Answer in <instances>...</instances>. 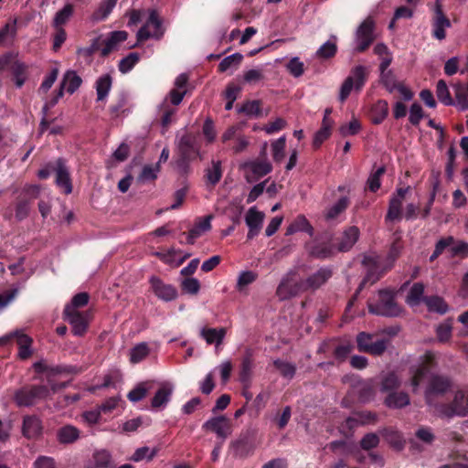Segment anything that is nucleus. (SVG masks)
<instances>
[{
  "mask_svg": "<svg viewBox=\"0 0 468 468\" xmlns=\"http://www.w3.org/2000/svg\"><path fill=\"white\" fill-rule=\"evenodd\" d=\"M33 367L37 373L45 375L49 388L46 385H33L25 386L17 389L14 395V399L19 407L33 406L37 401L49 397L51 392L55 393L66 387V383H55L52 378L58 375H69L77 372L74 367L52 366L45 360L34 363Z\"/></svg>",
  "mask_w": 468,
  "mask_h": 468,
  "instance_id": "1",
  "label": "nucleus"
},
{
  "mask_svg": "<svg viewBox=\"0 0 468 468\" xmlns=\"http://www.w3.org/2000/svg\"><path fill=\"white\" fill-rule=\"evenodd\" d=\"M368 310L371 314L382 316H395L399 313L393 293L387 290L378 292L376 303H368Z\"/></svg>",
  "mask_w": 468,
  "mask_h": 468,
  "instance_id": "2",
  "label": "nucleus"
},
{
  "mask_svg": "<svg viewBox=\"0 0 468 468\" xmlns=\"http://www.w3.org/2000/svg\"><path fill=\"white\" fill-rule=\"evenodd\" d=\"M357 348L374 356L382 355L388 345L387 338H377L374 335L361 332L356 336Z\"/></svg>",
  "mask_w": 468,
  "mask_h": 468,
  "instance_id": "3",
  "label": "nucleus"
},
{
  "mask_svg": "<svg viewBox=\"0 0 468 468\" xmlns=\"http://www.w3.org/2000/svg\"><path fill=\"white\" fill-rule=\"evenodd\" d=\"M305 291L303 281H298L295 273L291 271L282 277L276 294L280 300H287Z\"/></svg>",
  "mask_w": 468,
  "mask_h": 468,
  "instance_id": "4",
  "label": "nucleus"
},
{
  "mask_svg": "<svg viewBox=\"0 0 468 468\" xmlns=\"http://www.w3.org/2000/svg\"><path fill=\"white\" fill-rule=\"evenodd\" d=\"M366 68L356 66L340 88L339 100L345 101L353 90H360L366 82Z\"/></svg>",
  "mask_w": 468,
  "mask_h": 468,
  "instance_id": "5",
  "label": "nucleus"
},
{
  "mask_svg": "<svg viewBox=\"0 0 468 468\" xmlns=\"http://www.w3.org/2000/svg\"><path fill=\"white\" fill-rule=\"evenodd\" d=\"M438 412L444 417L466 416L468 414V390H460L455 393L451 404L441 405Z\"/></svg>",
  "mask_w": 468,
  "mask_h": 468,
  "instance_id": "6",
  "label": "nucleus"
},
{
  "mask_svg": "<svg viewBox=\"0 0 468 468\" xmlns=\"http://www.w3.org/2000/svg\"><path fill=\"white\" fill-rule=\"evenodd\" d=\"M177 149L180 159L177 161L176 165L179 169L185 171L187 163L197 154V150L195 146V138L190 134L183 135L178 141Z\"/></svg>",
  "mask_w": 468,
  "mask_h": 468,
  "instance_id": "7",
  "label": "nucleus"
},
{
  "mask_svg": "<svg viewBox=\"0 0 468 468\" xmlns=\"http://www.w3.org/2000/svg\"><path fill=\"white\" fill-rule=\"evenodd\" d=\"M451 387L450 380L442 376L432 375L429 378V384L425 390V399L428 405L432 406L436 397L443 395Z\"/></svg>",
  "mask_w": 468,
  "mask_h": 468,
  "instance_id": "8",
  "label": "nucleus"
},
{
  "mask_svg": "<svg viewBox=\"0 0 468 468\" xmlns=\"http://www.w3.org/2000/svg\"><path fill=\"white\" fill-rule=\"evenodd\" d=\"M374 21L371 17L366 18L358 27L356 33V51L366 50L374 41Z\"/></svg>",
  "mask_w": 468,
  "mask_h": 468,
  "instance_id": "9",
  "label": "nucleus"
},
{
  "mask_svg": "<svg viewBox=\"0 0 468 468\" xmlns=\"http://www.w3.org/2000/svg\"><path fill=\"white\" fill-rule=\"evenodd\" d=\"M410 191V187H400L391 196L386 221H399L403 218L402 206L405 201L406 194Z\"/></svg>",
  "mask_w": 468,
  "mask_h": 468,
  "instance_id": "10",
  "label": "nucleus"
},
{
  "mask_svg": "<svg viewBox=\"0 0 468 468\" xmlns=\"http://www.w3.org/2000/svg\"><path fill=\"white\" fill-rule=\"evenodd\" d=\"M72 308L71 306L65 307V318L72 326L73 334L75 335H82L88 327L89 314L87 312L73 311Z\"/></svg>",
  "mask_w": 468,
  "mask_h": 468,
  "instance_id": "11",
  "label": "nucleus"
},
{
  "mask_svg": "<svg viewBox=\"0 0 468 468\" xmlns=\"http://www.w3.org/2000/svg\"><path fill=\"white\" fill-rule=\"evenodd\" d=\"M243 167L245 177L250 183L259 180L272 170V165L267 159L248 162L244 164Z\"/></svg>",
  "mask_w": 468,
  "mask_h": 468,
  "instance_id": "12",
  "label": "nucleus"
},
{
  "mask_svg": "<svg viewBox=\"0 0 468 468\" xmlns=\"http://www.w3.org/2000/svg\"><path fill=\"white\" fill-rule=\"evenodd\" d=\"M163 35L161 21L154 10L149 12L145 24L139 29L137 37L139 40H146L150 37L159 38Z\"/></svg>",
  "mask_w": 468,
  "mask_h": 468,
  "instance_id": "13",
  "label": "nucleus"
},
{
  "mask_svg": "<svg viewBox=\"0 0 468 468\" xmlns=\"http://www.w3.org/2000/svg\"><path fill=\"white\" fill-rule=\"evenodd\" d=\"M204 430L211 431L220 440V444L231 434L230 421L224 416L214 417L207 420L202 426Z\"/></svg>",
  "mask_w": 468,
  "mask_h": 468,
  "instance_id": "14",
  "label": "nucleus"
},
{
  "mask_svg": "<svg viewBox=\"0 0 468 468\" xmlns=\"http://www.w3.org/2000/svg\"><path fill=\"white\" fill-rule=\"evenodd\" d=\"M149 282L153 292L158 299L165 302H171L176 299L178 293L174 285L165 283L157 276H152Z\"/></svg>",
  "mask_w": 468,
  "mask_h": 468,
  "instance_id": "15",
  "label": "nucleus"
},
{
  "mask_svg": "<svg viewBox=\"0 0 468 468\" xmlns=\"http://www.w3.org/2000/svg\"><path fill=\"white\" fill-rule=\"evenodd\" d=\"M264 217V213L259 211L255 207L249 208L245 216V222L249 228L247 234L249 239H253L259 234L262 227Z\"/></svg>",
  "mask_w": 468,
  "mask_h": 468,
  "instance_id": "16",
  "label": "nucleus"
},
{
  "mask_svg": "<svg viewBox=\"0 0 468 468\" xmlns=\"http://www.w3.org/2000/svg\"><path fill=\"white\" fill-rule=\"evenodd\" d=\"M174 388L170 382L161 383L151 400L152 408L156 410H164L171 399Z\"/></svg>",
  "mask_w": 468,
  "mask_h": 468,
  "instance_id": "17",
  "label": "nucleus"
},
{
  "mask_svg": "<svg viewBox=\"0 0 468 468\" xmlns=\"http://www.w3.org/2000/svg\"><path fill=\"white\" fill-rule=\"evenodd\" d=\"M81 83L82 80L75 70L66 71L60 83L57 98L53 104H55L58 100L63 96L64 90L69 94H73L80 88Z\"/></svg>",
  "mask_w": 468,
  "mask_h": 468,
  "instance_id": "18",
  "label": "nucleus"
},
{
  "mask_svg": "<svg viewBox=\"0 0 468 468\" xmlns=\"http://www.w3.org/2000/svg\"><path fill=\"white\" fill-rule=\"evenodd\" d=\"M449 27H451V22L444 16L441 5L437 3L432 22V36L438 40H442L446 37L445 30Z\"/></svg>",
  "mask_w": 468,
  "mask_h": 468,
  "instance_id": "19",
  "label": "nucleus"
},
{
  "mask_svg": "<svg viewBox=\"0 0 468 468\" xmlns=\"http://www.w3.org/2000/svg\"><path fill=\"white\" fill-rule=\"evenodd\" d=\"M84 468H113L111 453L106 450H97L86 461Z\"/></svg>",
  "mask_w": 468,
  "mask_h": 468,
  "instance_id": "20",
  "label": "nucleus"
},
{
  "mask_svg": "<svg viewBox=\"0 0 468 468\" xmlns=\"http://www.w3.org/2000/svg\"><path fill=\"white\" fill-rule=\"evenodd\" d=\"M332 277V271L329 268H321L316 272L303 281L305 291L316 290L324 284Z\"/></svg>",
  "mask_w": 468,
  "mask_h": 468,
  "instance_id": "21",
  "label": "nucleus"
},
{
  "mask_svg": "<svg viewBox=\"0 0 468 468\" xmlns=\"http://www.w3.org/2000/svg\"><path fill=\"white\" fill-rule=\"evenodd\" d=\"M23 435L27 439H36L42 432V424L37 416H26L22 426Z\"/></svg>",
  "mask_w": 468,
  "mask_h": 468,
  "instance_id": "22",
  "label": "nucleus"
},
{
  "mask_svg": "<svg viewBox=\"0 0 468 468\" xmlns=\"http://www.w3.org/2000/svg\"><path fill=\"white\" fill-rule=\"evenodd\" d=\"M56 183L65 194H70L72 191V185L69 178V171L65 166L62 160H58L56 165Z\"/></svg>",
  "mask_w": 468,
  "mask_h": 468,
  "instance_id": "23",
  "label": "nucleus"
},
{
  "mask_svg": "<svg viewBox=\"0 0 468 468\" xmlns=\"http://www.w3.org/2000/svg\"><path fill=\"white\" fill-rule=\"evenodd\" d=\"M211 215L198 218L194 227L188 232L187 243L193 244L198 237L208 231L211 229Z\"/></svg>",
  "mask_w": 468,
  "mask_h": 468,
  "instance_id": "24",
  "label": "nucleus"
},
{
  "mask_svg": "<svg viewBox=\"0 0 468 468\" xmlns=\"http://www.w3.org/2000/svg\"><path fill=\"white\" fill-rule=\"evenodd\" d=\"M359 229L356 226L347 228L344 232L338 243L340 251H348L355 245L359 238Z\"/></svg>",
  "mask_w": 468,
  "mask_h": 468,
  "instance_id": "25",
  "label": "nucleus"
},
{
  "mask_svg": "<svg viewBox=\"0 0 468 468\" xmlns=\"http://www.w3.org/2000/svg\"><path fill=\"white\" fill-rule=\"evenodd\" d=\"M128 34L126 31H113L110 34L109 37L103 41L104 47L101 48V56L105 57L110 54L116 47L127 39Z\"/></svg>",
  "mask_w": 468,
  "mask_h": 468,
  "instance_id": "26",
  "label": "nucleus"
},
{
  "mask_svg": "<svg viewBox=\"0 0 468 468\" xmlns=\"http://www.w3.org/2000/svg\"><path fill=\"white\" fill-rule=\"evenodd\" d=\"M226 329L224 327L220 328H207L204 327L200 331V335L205 339L207 345L215 344L217 346L222 344L225 335Z\"/></svg>",
  "mask_w": 468,
  "mask_h": 468,
  "instance_id": "27",
  "label": "nucleus"
},
{
  "mask_svg": "<svg viewBox=\"0 0 468 468\" xmlns=\"http://www.w3.org/2000/svg\"><path fill=\"white\" fill-rule=\"evenodd\" d=\"M377 415L371 411H358L347 418L346 424L349 428H355L359 425L375 423Z\"/></svg>",
  "mask_w": 468,
  "mask_h": 468,
  "instance_id": "28",
  "label": "nucleus"
},
{
  "mask_svg": "<svg viewBox=\"0 0 468 468\" xmlns=\"http://www.w3.org/2000/svg\"><path fill=\"white\" fill-rule=\"evenodd\" d=\"M14 338L16 339L19 352L18 356L22 359H26L31 356V345L32 339L27 335L24 334L22 331L16 330L14 331Z\"/></svg>",
  "mask_w": 468,
  "mask_h": 468,
  "instance_id": "29",
  "label": "nucleus"
},
{
  "mask_svg": "<svg viewBox=\"0 0 468 468\" xmlns=\"http://www.w3.org/2000/svg\"><path fill=\"white\" fill-rule=\"evenodd\" d=\"M112 79L109 74L100 76L95 81L97 101H103L107 99L112 89Z\"/></svg>",
  "mask_w": 468,
  "mask_h": 468,
  "instance_id": "30",
  "label": "nucleus"
},
{
  "mask_svg": "<svg viewBox=\"0 0 468 468\" xmlns=\"http://www.w3.org/2000/svg\"><path fill=\"white\" fill-rule=\"evenodd\" d=\"M304 231L310 236L313 235L314 229L303 215L297 216L294 220L288 226L286 235H292L296 232Z\"/></svg>",
  "mask_w": 468,
  "mask_h": 468,
  "instance_id": "31",
  "label": "nucleus"
},
{
  "mask_svg": "<svg viewBox=\"0 0 468 468\" xmlns=\"http://www.w3.org/2000/svg\"><path fill=\"white\" fill-rule=\"evenodd\" d=\"M57 438L60 443H73L80 438V431L72 425H66L58 430Z\"/></svg>",
  "mask_w": 468,
  "mask_h": 468,
  "instance_id": "32",
  "label": "nucleus"
},
{
  "mask_svg": "<svg viewBox=\"0 0 468 468\" xmlns=\"http://www.w3.org/2000/svg\"><path fill=\"white\" fill-rule=\"evenodd\" d=\"M152 388V381L140 382L127 394V398L133 403L141 401Z\"/></svg>",
  "mask_w": 468,
  "mask_h": 468,
  "instance_id": "33",
  "label": "nucleus"
},
{
  "mask_svg": "<svg viewBox=\"0 0 468 468\" xmlns=\"http://www.w3.org/2000/svg\"><path fill=\"white\" fill-rule=\"evenodd\" d=\"M117 4V0H102L98 8L91 15L93 22L106 19Z\"/></svg>",
  "mask_w": 468,
  "mask_h": 468,
  "instance_id": "34",
  "label": "nucleus"
},
{
  "mask_svg": "<svg viewBox=\"0 0 468 468\" xmlns=\"http://www.w3.org/2000/svg\"><path fill=\"white\" fill-rule=\"evenodd\" d=\"M150 354V347L147 343L141 342L135 345L129 353V359L132 364H137L145 359Z\"/></svg>",
  "mask_w": 468,
  "mask_h": 468,
  "instance_id": "35",
  "label": "nucleus"
},
{
  "mask_svg": "<svg viewBox=\"0 0 468 468\" xmlns=\"http://www.w3.org/2000/svg\"><path fill=\"white\" fill-rule=\"evenodd\" d=\"M385 403L389 408H402L410 404L409 395L405 392H391L385 399Z\"/></svg>",
  "mask_w": 468,
  "mask_h": 468,
  "instance_id": "36",
  "label": "nucleus"
},
{
  "mask_svg": "<svg viewBox=\"0 0 468 468\" xmlns=\"http://www.w3.org/2000/svg\"><path fill=\"white\" fill-rule=\"evenodd\" d=\"M285 145H286V138L285 136H282L277 140H274L271 144V154L272 159L276 163H281L284 159L285 156Z\"/></svg>",
  "mask_w": 468,
  "mask_h": 468,
  "instance_id": "37",
  "label": "nucleus"
},
{
  "mask_svg": "<svg viewBox=\"0 0 468 468\" xmlns=\"http://www.w3.org/2000/svg\"><path fill=\"white\" fill-rule=\"evenodd\" d=\"M424 293V285L420 282L414 283L407 295L406 302L410 306L418 305Z\"/></svg>",
  "mask_w": 468,
  "mask_h": 468,
  "instance_id": "38",
  "label": "nucleus"
},
{
  "mask_svg": "<svg viewBox=\"0 0 468 468\" xmlns=\"http://www.w3.org/2000/svg\"><path fill=\"white\" fill-rule=\"evenodd\" d=\"M349 205V199L346 197H343L338 199L334 205H332L326 211L325 217L327 219H335L341 213H343Z\"/></svg>",
  "mask_w": 468,
  "mask_h": 468,
  "instance_id": "39",
  "label": "nucleus"
},
{
  "mask_svg": "<svg viewBox=\"0 0 468 468\" xmlns=\"http://www.w3.org/2000/svg\"><path fill=\"white\" fill-rule=\"evenodd\" d=\"M253 368V360L250 352L248 350L245 356L242 359L241 370H240V381L243 383H249L251 372Z\"/></svg>",
  "mask_w": 468,
  "mask_h": 468,
  "instance_id": "40",
  "label": "nucleus"
},
{
  "mask_svg": "<svg viewBox=\"0 0 468 468\" xmlns=\"http://www.w3.org/2000/svg\"><path fill=\"white\" fill-rule=\"evenodd\" d=\"M333 125L332 120H325L322 122V127L315 133L314 138V145L319 147L331 134V128Z\"/></svg>",
  "mask_w": 468,
  "mask_h": 468,
  "instance_id": "41",
  "label": "nucleus"
},
{
  "mask_svg": "<svg viewBox=\"0 0 468 468\" xmlns=\"http://www.w3.org/2000/svg\"><path fill=\"white\" fill-rule=\"evenodd\" d=\"M242 58L243 57L239 53H234L226 57L218 65L219 71L225 72L229 69H237L241 63Z\"/></svg>",
  "mask_w": 468,
  "mask_h": 468,
  "instance_id": "42",
  "label": "nucleus"
},
{
  "mask_svg": "<svg viewBox=\"0 0 468 468\" xmlns=\"http://www.w3.org/2000/svg\"><path fill=\"white\" fill-rule=\"evenodd\" d=\"M27 66L23 63L16 61L12 66V72L16 87L21 88L27 80Z\"/></svg>",
  "mask_w": 468,
  "mask_h": 468,
  "instance_id": "43",
  "label": "nucleus"
},
{
  "mask_svg": "<svg viewBox=\"0 0 468 468\" xmlns=\"http://www.w3.org/2000/svg\"><path fill=\"white\" fill-rule=\"evenodd\" d=\"M436 95H437L438 100L444 105H452L453 104V100L451 96L448 86L443 80H440L437 82Z\"/></svg>",
  "mask_w": 468,
  "mask_h": 468,
  "instance_id": "44",
  "label": "nucleus"
},
{
  "mask_svg": "<svg viewBox=\"0 0 468 468\" xmlns=\"http://www.w3.org/2000/svg\"><path fill=\"white\" fill-rule=\"evenodd\" d=\"M335 40L336 37H332V39L323 44L316 51V56L321 58H329L334 57L337 50Z\"/></svg>",
  "mask_w": 468,
  "mask_h": 468,
  "instance_id": "45",
  "label": "nucleus"
},
{
  "mask_svg": "<svg viewBox=\"0 0 468 468\" xmlns=\"http://www.w3.org/2000/svg\"><path fill=\"white\" fill-rule=\"evenodd\" d=\"M222 176L221 163L219 161H212L211 167L207 169L206 178L208 183L215 186L219 182Z\"/></svg>",
  "mask_w": 468,
  "mask_h": 468,
  "instance_id": "46",
  "label": "nucleus"
},
{
  "mask_svg": "<svg viewBox=\"0 0 468 468\" xmlns=\"http://www.w3.org/2000/svg\"><path fill=\"white\" fill-rule=\"evenodd\" d=\"M273 365L281 372V375L283 378L288 379H292L293 378L296 371L295 365L282 359L274 360Z\"/></svg>",
  "mask_w": 468,
  "mask_h": 468,
  "instance_id": "47",
  "label": "nucleus"
},
{
  "mask_svg": "<svg viewBox=\"0 0 468 468\" xmlns=\"http://www.w3.org/2000/svg\"><path fill=\"white\" fill-rule=\"evenodd\" d=\"M425 303L428 306L429 311L436 312L443 314L448 310V305L442 298L438 296L429 297L425 299Z\"/></svg>",
  "mask_w": 468,
  "mask_h": 468,
  "instance_id": "48",
  "label": "nucleus"
},
{
  "mask_svg": "<svg viewBox=\"0 0 468 468\" xmlns=\"http://www.w3.org/2000/svg\"><path fill=\"white\" fill-rule=\"evenodd\" d=\"M73 13V7L71 5H66L61 10L56 13L54 17V27L57 28L61 27L62 25H64L69 17L72 16Z\"/></svg>",
  "mask_w": 468,
  "mask_h": 468,
  "instance_id": "49",
  "label": "nucleus"
},
{
  "mask_svg": "<svg viewBox=\"0 0 468 468\" xmlns=\"http://www.w3.org/2000/svg\"><path fill=\"white\" fill-rule=\"evenodd\" d=\"M100 46V38H96L90 46L78 48L77 53L79 57L83 58L85 61L91 62L92 55L99 50Z\"/></svg>",
  "mask_w": 468,
  "mask_h": 468,
  "instance_id": "50",
  "label": "nucleus"
},
{
  "mask_svg": "<svg viewBox=\"0 0 468 468\" xmlns=\"http://www.w3.org/2000/svg\"><path fill=\"white\" fill-rule=\"evenodd\" d=\"M452 326L451 322L445 321L436 327L437 339L441 343H446L451 339Z\"/></svg>",
  "mask_w": 468,
  "mask_h": 468,
  "instance_id": "51",
  "label": "nucleus"
},
{
  "mask_svg": "<svg viewBox=\"0 0 468 468\" xmlns=\"http://www.w3.org/2000/svg\"><path fill=\"white\" fill-rule=\"evenodd\" d=\"M139 61V56L137 53H130L127 57L123 58L119 62V70L122 73L129 72L135 64Z\"/></svg>",
  "mask_w": 468,
  "mask_h": 468,
  "instance_id": "52",
  "label": "nucleus"
},
{
  "mask_svg": "<svg viewBox=\"0 0 468 468\" xmlns=\"http://www.w3.org/2000/svg\"><path fill=\"white\" fill-rule=\"evenodd\" d=\"M374 116L373 122L375 123H380L383 120L388 116V103L384 101H379L373 109Z\"/></svg>",
  "mask_w": 468,
  "mask_h": 468,
  "instance_id": "53",
  "label": "nucleus"
},
{
  "mask_svg": "<svg viewBox=\"0 0 468 468\" xmlns=\"http://www.w3.org/2000/svg\"><path fill=\"white\" fill-rule=\"evenodd\" d=\"M287 70L295 78H298L303 74L304 66L298 57H294L289 60L286 65Z\"/></svg>",
  "mask_w": 468,
  "mask_h": 468,
  "instance_id": "54",
  "label": "nucleus"
},
{
  "mask_svg": "<svg viewBox=\"0 0 468 468\" xmlns=\"http://www.w3.org/2000/svg\"><path fill=\"white\" fill-rule=\"evenodd\" d=\"M257 279V274L251 271H241L237 280V289L241 291L247 285L252 283Z\"/></svg>",
  "mask_w": 468,
  "mask_h": 468,
  "instance_id": "55",
  "label": "nucleus"
},
{
  "mask_svg": "<svg viewBox=\"0 0 468 468\" xmlns=\"http://www.w3.org/2000/svg\"><path fill=\"white\" fill-rule=\"evenodd\" d=\"M159 172V165L156 164L155 165H145L140 176H138V180L140 182H147L154 180L157 177V174Z\"/></svg>",
  "mask_w": 468,
  "mask_h": 468,
  "instance_id": "56",
  "label": "nucleus"
},
{
  "mask_svg": "<svg viewBox=\"0 0 468 468\" xmlns=\"http://www.w3.org/2000/svg\"><path fill=\"white\" fill-rule=\"evenodd\" d=\"M16 34V19L7 23L0 30V43L4 44L7 38H14Z\"/></svg>",
  "mask_w": 468,
  "mask_h": 468,
  "instance_id": "57",
  "label": "nucleus"
},
{
  "mask_svg": "<svg viewBox=\"0 0 468 468\" xmlns=\"http://www.w3.org/2000/svg\"><path fill=\"white\" fill-rule=\"evenodd\" d=\"M181 287L186 293L197 294L200 290V283L196 278H186L181 282Z\"/></svg>",
  "mask_w": 468,
  "mask_h": 468,
  "instance_id": "58",
  "label": "nucleus"
},
{
  "mask_svg": "<svg viewBox=\"0 0 468 468\" xmlns=\"http://www.w3.org/2000/svg\"><path fill=\"white\" fill-rule=\"evenodd\" d=\"M162 117L161 122L163 127L166 128L172 122V116L176 113V110L175 108L170 107L167 104V99L164 101V103L161 106Z\"/></svg>",
  "mask_w": 468,
  "mask_h": 468,
  "instance_id": "59",
  "label": "nucleus"
},
{
  "mask_svg": "<svg viewBox=\"0 0 468 468\" xmlns=\"http://www.w3.org/2000/svg\"><path fill=\"white\" fill-rule=\"evenodd\" d=\"M361 128L360 122L356 119H353L346 124H343L339 128V132L343 136L356 134Z\"/></svg>",
  "mask_w": 468,
  "mask_h": 468,
  "instance_id": "60",
  "label": "nucleus"
},
{
  "mask_svg": "<svg viewBox=\"0 0 468 468\" xmlns=\"http://www.w3.org/2000/svg\"><path fill=\"white\" fill-rule=\"evenodd\" d=\"M179 253H180V250H176L174 248H171L168 250L165 251V255L169 260V262H165V263L174 265L175 267H178L186 261V259H187L190 256V254H186L177 259L176 255Z\"/></svg>",
  "mask_w": 468,
  "mask_h": 468,
  "instance_id": "61",
  "label": "nucleus"
},
{
  "mask_svg": "<svg viewBox=\"0 0 468 468\" xmlns=\"http://www.w3.org/2000/svg\"><path fill=\"white\" fill-rule=\"evenodd\" d=\"M399 386V381L398 377L394 373H388L384 377L381 383V390L382 391H389Z\"/></svg>",
  "mask_w": 468,
  "mask_h": 468,
  "instance_id": "62",
  "label": "nucleus"
},
{
  "mask_svg": "<svg viewBox=\"0 0 468 468\" xmlns=\"http://www.w3.org/2000/svg\"><path fill=\"white\" fill-rule=\"evenodd\" d=\"M384 172L385 168L379 167L368 177L367 186L372 192H376L380 187V177Z\"/></svg>",
  "mask_w": 468,
  "mask_h": 468,
  "instance_id": "63",
  "label": "nucleus"
},
{
  "mask_svg": "<svg viewBox=\"0 0 468 468\" xmlns=\"http://www.w3.org/2000/svg\"><path fill=\"white\" fill-rule=\"evenodd\" d=\"M155 454V451L149 447H142L137 449L132 456V460L134 462H140L142 460H152Z\"/></svg>",
  "mask_w": 468,
  "mask_h": 468,
  "instance_id": "64",
  "label": "nucleus"
}]
</instances>
